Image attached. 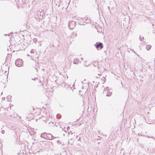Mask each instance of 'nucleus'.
<instances>
[{
  "mask_svg": "<svg viewBox=\"0 0 155 155\" xmlns=\"http://www.w3.org/2000/svg\"><path fill=\"white\" fill-rule=\"evenodd\" d=\"M40 137H41L44 138L45 139L47 138V133L46 132H44L42 133L41 134Z\"/></svg>",
  "mask_w": 155,
  "mask_h": 155,
  "instance_id": "7",
  "label": "nucleus"
},
{
  "mask_svg": "<svg viewBox=\"0 0 155 155\" xmlns=\"http://www.w3.org/2000/svg\"><path fill=\"white\" fill-rule=\"evenodd\" d=\"M11 97H10V96L9 95V96H8L6 98L7 99H8V101H10V100H11Z\"/></svg>",
  "mask_w": 155,
  "mask_h": 155,
  "instance_id": "12",
  "label": "nucleus"
},
{
  "mask_svg": "<svg viewBox=\"0 0 155 155\" xmlns=\"http://www.w3.org/2000/svg\"><path fill=\"white\" fill-rule=\"evenodd\" d=\"M62 87L65 88L66 89H68L69 88H70V89H71L70 87L69 86V85H68L66 83H63L62 84Z\"/></svg>",
  "mask_w": 155,
  "mask_h": 155,
  "instance_id": "5",
  "label": "nucleus"
},
{
  "mask_svg": "<svg viewBox=\"0 0 155 155\" xmlns=\"http://www.w3.org/2000/svg\"><path fill=\"white\" fill-rule=\"evenodd\" d=\"M84 65H85V66H88V65H89V64H84Z\"/></svg>",
  "mask_w": 155,
  "mask_h": 155,
  "instance_id": "18",
  "label": "nucleus"
},
{
  "mask_svg": "<svg viewBox=\"0 0 155 155\" xmlns=\"http://www.w3.org/2000/svg\"><path fill=\"white\" fill-rule=\"evenodd\" d=\"M148 137L150 138V137ZM153 137H150V138H153Z\"/></svg>",
  "mask_w": 155,
  "mask_h": 155,
  "instance_id": "22",
  "label": "nucleus"
},
{
  "mask_svg": "<svg viewBox=\"0 0 155 155\" xmlns=\"http://www.w3.org/2000/svg\"><path fill=\"white\" fill-rule=\"evenodd\" d=\"M108 9H109L110 10V7H108Z\"/></svg>",
  "mask_w": 155,
  "mask_h": 155,
  "instance_id": "21",
  "label": "nucleus"
},
{
  "mask_svg": "<svg viewBox=\"0 0 155 155\" xmlns=\"http://www.w3.org/2000/svg\"><path fill=\"white\" fill-rule=\"evenodd\" d=\"M80 24L81 25H84V24H82V23H80Z\"/></svg>",
  "mask_w": 155,
  "mask_h": 155,
  "instance_id": "19",
  "label": "nucleus"
},
{
  "mask_svg": "<svg viewBox=\"0 0 155 155\" xmlns=\"http://www.w3.org/2000/svg\"><path fill=\"white\" fill-rule=\"evenodd\" d=\"M1 133L2 134H4L5 133V131L4 130H2L1 131Z\"/></svg>",
  "mask_w": 155,
  "mask_h": 155,
  "instance_id": "16",
  "label": "nucleus"
},
{
  "mask_svg": "<svg viewBox=\"0 0 155 155\" xmlns=\"http://www.w3.org/2000/svg\"><path fill=\"white\" fill-rule=\"evenodd\" d=\"M77 35V34H75V35H74V36H76Z\"/></svg>",
  "mask_w": 155,
  "mask_h": 155,
  "instance_id": "20",
  "label": "nucleus"
},
{
  "mask_svg": "<svg viewBox=\"0 0 155 155\" xmlns=\"http://www.w3.org/2000/svg\"><path fill=\"white\" fill-rule=\"evenodd\" d=\"M76 24V22L73 21H69L68 22V27L70 29L72 30L75 27Z\"/></svg>",
  "mask_w": 155,
  "mask_h": 155,
  "instance_id": "1",
  "label": "nucleus"
},
{
  "mask_svg": "<svg viewBox=\"0 0 155 155\" xmlns=\"http://www.w3.org/2000/svg\"><path fill=\"white\" fill-rule=\"evenodd\" d=\"M56 117L58 119H59L61 117V115L60 114H58L57 115Z\"/></svg>",
  "mask_w": 155,
  "mask_h": 155,
  "instance_id": "11",
  "label": "nucleus"
},
{
  "mask_svg": "<svg viewBox=\"0 0 155 155\" xmlns=\"http://www.w3.org/2000/svg\"><path fill=\"white\" fill-rule=\"evenodd\" d=\"M103 94H105L106 96L110 97L111 95L112 92H110L107 88L106 87V88L104 89V91L103 92Z\"/></svg>",
  "mask_w": 155,
  "mask_h": 155,
  "instance_id": "3",
  "label": "nucleus"
},
{
  "mask_svg": "<svg viewBox=\"0 0 155 155\" xmlns=\"http://www.w3.org/2000/svg\"><path fill=\"white\" fill-rule=\"evenodd\" d=\"M68 128H69V127H68Z\"/></svg>",
  "mask_w": 155,
  "mask_h": 155,
  "instance_id": "25",
  "label": "nucleus"
},
{
  "mask_svg": "<svg viewBox=\"0 0 155 155\" xmlns=\"http://www.w3.org/2000/svg\"><path fill=\"white\" fill-rule=\"evenodd\" d=\"M101 79L103 81H104V82H105L106 79L104 77H102V79Z\"/></svg>",
  "mask_w": 155,
  "mask_h": 155,
  "instance_id": "14",
  "label": "nucleus"
},
{
  "mask_svg": "<svg viewBox=\"0 0 155 155\" xmlns=\"http://www.w3.org/2000/svg\"><path fill=\"white\" fill-rule=\"evenodd\" d=\"M12 134L14 135V134H15L16 135V132H15V131H12Z\"/></svg>",
  "mask_w": 155,
  "mask_h": 155,
  "instance_id": "15",
  "label": "nucleus"
},
{
  "mask_svg": "<svg viewBox=\"0 0 155 155\" xmlns=\"http://www.w3.org/2000/svg\"><path fill=\"white\" fill-rule=\"evenodd\" d=\"M131 50H132L133 52H134V53H136L135 51L133 49H130Z\"/></svg>",
  "mask_w": 155,
  "mask_h": 155,
  "instance_id": "17",
  "label": "nucleus"
},
{
  "mask_svg": "<svg viewBox=\"0 0 155 155\" xmlns=\"http://www.w3.org/2000/svg\"><path fill=\"white\" fill-rule=\"evenodd\" d=\"M72 140V139H70V140Z\"/></svg>",
  "mask_w": 155,
  "mask_h": 155,
  "instance_id": "27",
  "label": "nucleus"
},
{
  "mask_svg": "<svg viewBox=\"0 0 155 155\" xmlns=\"http://www.w3.org/2000/svg\"><path fill=\"white\" fill-rule=\"evenodd\" d=\"M15 64L17 66L20 67L22 65L23 62L21 59H18L16 60Z\"/></svg>",
  "mask_w": 155,
  "mask_h": 155,
  "instance_id": "2",
  "label": "nucleus"
},
{
  "mask_svg": "<svg viewBox=\"0 0 155 155\" xmlns=\"http://www.w3.org/2000/svg\"><path fill=\"white\" fill-rule=\"evenodd\" d=\"M139 39L140 41H142L144 39V38L143 37H142V38H141L140 37L139 38Z\"/></svg>",
  "mask_w": 155,
  "mask_h": 155,
  "instance_id": "13",
  "label": "nucleus"
},
{
  "mask_svg": "<svg viewBox=\"0 0 155 155\" xmlns=\"http://www.w3.org/2000/svg\"><path fill=\"white\" fill-rule=\"evenodd\" d=\"M81 59L82 60H83V58H81Z\"/></svg>",
  "mask_w": 155,
  "mask_h": 155,
  "instance_id": "23",
  "label": "nucleus"
},
{
  "mask_svg": "<svg viewBox=\"0 0 155 155\" xmlns=\"http://www.w3.org/2000/svg\"><path fill=\"white\" fill-rule=\"evenodd\" d=\"M68 128H69V127H68Z\"/></svg>",
  "mask_w": 155,
  "mask_h": 155,
  "instance_id": "26",
  "label": "nucleus"
},
{
  "mask_svg": "<svg viewBox=\"0 0 155 155\" xmlns=\"http://www.w3.org/2000/svg\"><path fill=\"white\" fill-rule=\"evenodd\" d=\"M98 75L99 76H100V74H98Z\"/></svg>",
  "mask_w": 155,
  "mask_h": 155,
  "instance_id": "24",
  "label": "nucleus"
},
{
  "mask_svg": "<svg viewBox=\"0 0 155 155\" xmlns=\"http://www.w3.org/2000/svg\"><path fill=\"white\" fill-rule=\"evenodd\" d=\"M79 62V59H75L73 61V64H78Z\"/></svg>",
  "mask_w": 155,
  "mask_h": 155,
  "instance_id": "9",
  "label": "nucleus"
},
{
  "mask_svg": "<svg viewBox=\"0 0 155 155\" xmlns=\"http://www.w3.org/2000/svg\"><path fill=\"white\" fill-rule=\"evenodd\" d=\"M97 49L99 50V48H100V49H101L103 47V44L101 42H99L98 44L97 43H96V45H95Z\"/></svg>",
  "mask_w": 155,
  "mask_h": 155,
  "instance_id": "4",
  "label": "nucleus"
},
{
  "mask_svg": "<svg viewBox=\"0 0 155 155\" xmlns=\"http://www.w3.org/2000/svg\"><path fill=\"white\" fill-rule=\"evenodd\" d=\"M43 11V10L41 9H39L38 10L37 12V14L38 15H39V14L40 13V15H43V14L44 13V12H42Z\"/></svg>",
  "mask_w": 155,
  "mask_h": 155,
  "instance_id": "8",
  "label": "nucleus"
},
{
  "mask_svg": "<svg viewBox=\"0 0 155 155\" xmlns=\"http://www.w3.org/2000/svg\"><path fill=\"white\" fill-rule=\"evenodd\" d=\"M151 47V45H147L146 46V48L147 50H149L150 49Z\"/></svg>",
  "mask_w": 155,
  "mask_h": 155,
  "instance_id": "10",
  "label": "nucleus"
},
{
  "mask_svg": "<svg viewBox=\"0 0 155 155\" xmlns=\"http://www.w3.org/2000/svg\"><path fill=\"white\" fill-rule=\"evenodd\" d=\"M47 140H51L53 139L54 137L52 134H47Z\"/></svg>",
  "mask_w": 155,
  "mask_h": 155,
  "instance_id": "6",
  "label": "nucleus"
}]
</instances>
